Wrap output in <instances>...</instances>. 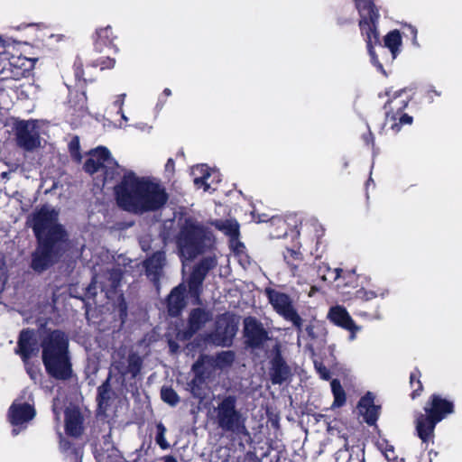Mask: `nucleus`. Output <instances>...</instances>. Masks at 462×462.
<instances>
[{
  "instance_id": "1",
  "label": "nucleus",
  "mask_w": 462,
  "mask_h": 462,
  "mask_svg": "<svg viewBox=\"0 0 462 462\" xmlns=\"http://www.w3.org/2000/svg\"><path fill=\"white\" fill-rule=\"evenodd\" d=\"M27 224L37 238L38 246L32 256V268L42 273L51 266L68 248L69 235L59 222V211L50 205L36 208Z\"/></svg>"
},
{
  "instance_id": "2",
  "label": "nucleus",
  "mask_w": 462,
  "mask_h": 462,
  "mask_svg": "<svg viewBox=\"0 0 462 462\" xmlns=\"http://www.w3.org/2000/svg\"><path fill=\"white\" fill-rule=\"evenodd\" d=\"M115 193L118 206L134 214L158 210L168 199L160 183L133 171L124 172L122 180L115 187Z\"/></svg>"
},
{
  "instance_id": "3",
  "label": "nucleus",
  "mask_w": 462,
  "mask_h": 462,
  "mask_svg": "<svg viewBox=\"0 0 462 462\" xmlns=\"http://www.w3.org/2000/svg\"><path fill=\"white\" fill-rule=\"evenodd\" d=\"M42 362L47 373L56 379H67L71 374L69 339L64 332L53 330L42 340Z\"/></svg>"
},
{
  "instance_id": "4",
  "label": "nucleus",
  "mask_w": 462,
  "mask_h": 462,
  "mask_svg": "<svg viewBox=\"0 0 462 462\" xmlns=\"http://www.w3.org/2000/svg\"><path fill=\"white\" fill-rule=\"evenodd\" d=\"M425 414L420 413L416 418V430L423 442L430 441L434 434L435 426L454 411L453 402L433 394L429 404L424 408Z\"/></svg>"
},
{
  "instance_id": "5",
  "label": "nucleus",
  "mask_w": 462,
  "mask_h": 462,
  "mask_svg": "<svg viewBox=\"0 0 462 462\" xmlns=\"http://www.w3.org/2000/svg\"><path fill=\"white\" fill-rule=\"evenodd\" d=\"M209 244V233L198 222L187 219L178 238V247L181 258L183 260L193 259Z\"/></svg>"
},
{
  "instance_id": "6",
  "label": "nucleus",
  "mask_w": 462,
  "mask_h": 462,
  "mask_svg": "<svg viewBox=\"0 0 462 462\" xmlns=\"http://www.w3.org/2000/svg\"><path fill=\"white\" fill-rule=\"evenodd\" d=\"M237 399L235 395H226L219 399L215 408L216 422L226 432L236 435L246 434L245 419L236 409Z\"/></svg>"
},
{
  "instance_id": "7",
  "label": "nucleus",
  "mask_w": 462,
  "mask_h": 462,
  "mask_svg": "<svg viewBox=\"0 0 462 462\" xmlns=\"http://www.w3.org/2000/svg\"><path fill=\"white\" fill-rule=\"evenodd\" d=\"M84 169L91 174L102 170L105 182L115 180L123 171L111 156L108 149L104 146H99L90 152L89 158L84 164Z\"/></svg>"
},
{
  "instance_id": "8",
  "label": "nucleus",
  "mask_w": 462,
  "mask_h": 462,
  "mask_svg": "<svg viewBox=\"0 0 462 462\" xmlns=\"http://www.w3.org/2000/svg\"><path fill=\"white\" fill-rule=\"evenodd\" d=\"M410 95L405 89L399 90L390 99L387 105L385 127L392 130L394 134L401 130L402 125H411L412 117L402 111L408 106Z\"/></svg>"
},
{
  "instance_id": "9",
  "label": "nucleus",
  "mask_w": 462,
  "mask_h": 462,
  "mask_svg": "<svg viewBox=\"0 0 462 462\" xmlns=\"http://www.w3.org/2000/svg\"><path fill=\"white\" fill-rule=\"evenodd\" d=\"M265 294L273 310L301 331L303 320L295 309L292 299L288 294L272 288H266Z\"/></svg>"
},
{
  "instance_id": "10",
  "label": "nucleus",
  "mask_w": 462,
  "mask_h": 462,
  "mask_svg": "<svg viewBox=\"0 0 462 462\" xmlns=\"http://www.w3.org/2000/svg\"><path fill=\"white\" fill-rule=\"evenodd\" d=\"M17 145L32 152L41 145L40 133L35 121H19L15 125Z\"/></svg>"
},
{
  "instance_id": "11",
  "label": "nucleus",
  "mask_w": 462,
  "mask_h": 462,
  "mask_svg": "<svg viewBox=\"0 0 462 462\" xmlns=\"http://www.w3.org/2000/svg\"><path fill=\"white\" fill-rule=\"evenodd\" d=\"M34 416L35 410L32 404L15 400L8 411V419L13 426V435L16 436L23 430Z\"/></svg>"
},
{
  "instance_id": "12",
  "label": "nucleus",
  "mask_w": 462,
  "mask_h": 462,
  "mask_svg": "<svg viewBox=\"0 0 462 462\" xmlns=\"http://www.w3.org/2000/svg\"><path fill=\"white\" fill-rule=\"evenodd\" d=\"M121 278L120 269H113L104 275H95L92 283L87 289V293L96 295V289L99 286L101 292H104L107 299H113L116 296V289L120 284Z\"/></svg>"
},
{
  "instance_id": "13",
  "label": "nucleus",
  "mask_w": 462,
  "mask_h": 462,
  "mask_svg": "<svg viewBox=\"0 0 462 462\" xmlns=\"http://www.w3.org/2000/svg\"><path fill=\"white\" fill-rule=\"evenodd\" d=\"M39 351V343L35 332L32 329H23L20 332L14 353L20 356L24 365H27V361L37 356Z\"/></svg>"
},
{
  "instance_id": "14",
  "label": "nucleus",
  "mask_w": 462,
  "mask_h": 462,
  "mask_svg": "<svg viewBox=\"0 0 462 462\" xmlns=\"http://www.w3.org/2000/svg\"><path fill=\"white\" fill-rule=\"evenodd\" d=\"M244 331L246 342L253 347H259L268 339L267 331L254 318L248 317L245 319Z\"/></svg>"
},
{
  "instance_id": "15",
  "label": "nucleus",
  "mask_w": 462,
  "mask_h": 462,
  "mask_svg": "<svg viewBox=\"0 0 462 462\" xmlns=\"http://www.w3.org/2000/svg\"><path fill=\"white\" fill-rule=\"evenodd\" d=\"M356 7L360 14V29L362 32L368 30V27L376 28L375 23L379 18L378 10L375 9L374 0H354Z\"/></svg>"
},
{
  "instance_id": "16",
  "label": "nucleus",
  "mask_w": 462,
  "mask_h": 462,
  "mask_svg": "<svg viewBox=\"0 0 462 462\" xmlns=\"http://www.w3.org/2000/svg\"><path fill=\"white\" fill-rule=\"evenodd\" d=\"M142 365L143 360L141 356L136 353H132L126 361L115 362L114 367L123 376L131 374L132 377H135L140 373Z\"/></svg>"
},
{
  "instance_id": "17",
  "label": "nucleus",
  "mask_w": 462,
  "mask_h": 462,
  "mask_svg": "<svg viewBox=\"0 0 462 462\" xmlns=\"http://www.w3.org/2000/svg\"><path fill=\"white\" fill-rule=\"evenodd\" d=\"M358 410L366 423L370 425L375 423L379 414V407L374 404V395L371 393H367L361 398Z\"/></svg>"
},
{
  "instance_id": "18",
  "label": "nucleus",
  "mask_w": 462,
  "mask_h": 462,
  "mask_svg": "<svg viewBox=\"0 0 462 462\" xmlns=\"http://www.w3.org/2000/svg\"><path fill=\"white\" fill-rule=\"evenodd\" d=\"M211 319L209 312L196 309L189 315V329L184 333V338H189L194 333L199 330Z\"/></svg>"
},
{
  "instance_id": "19",
  "label": "nucleus",
  "mask_w": 462,
  "mask_h": 462,
  "mask_svg": "<svg viewBox=\"0 0 462 462\" xmlns=\"http://www.w3.org/2000/svg\"><path fill=\"white\" fill-rule=\"evenodd\" d=\"M328 319L335 325L343 328H356L354 327L355 321L352 319L347 310L340 305L329 309Z\"/></svg>"
},
{
  "instance_id": "20",
  "label": "nucleus",
  "mask_w": 462,
  "mask_h": 462,
  "mask_svg": "<svg viewBox=\"0 0 462 462\" xmlns=\"http://www.w3.org/2000/svg\"><path fill=\"white\" fill-rule=\"evenodd\" d=\"M65 429L70 436H79L82 432V417L76 408H68L65 411Z\"/></svg>"
},
{
  "instance_id": "21",
  "label": "nucleus",
  "mask_w": 462,
  "mask_h": 462,
  "mask_svg": "<svg viewBox=\"0 0 462 462\" xmlns=\"http://www.w3.org/2000/svg\"><path fill=\"white\" fill-rule=\"evenodd\" d=\"M186 288L180 284L175 287L168 297V311L171 316H177L185 307L184 293Z\"/></svg>"
},
{
  "instance_id": "22",
  "label": "nucleus",
  "mask_w": 462,
  "mask_h": 462,
  "mask_svg": "<svg viewBox=\"0 0 462 462\" xmlns=\"http://www.w3.org/2000/svg\"><path fill=\"white\" fill-rule=\"evenodd\" d=\"M212 358L208 356H201L192 365V371L195 374V377L189 383L191 393L194 396H199V385L203 383V365L206 363H209Z\"/></svg>"
},
{
  "instance_id": "23",
  "label": "nucleus",
  "mask_w": 462,
  "mask_h": 462,
  "mask_svg": "<svg viewBox=\"0 0 462 462\" xmlns=\"http://www.w3.org/2000/svg\"><path fill=\"white\" fill-rule=\"evenodd\" d=\"M290 374V369L282 359L281 356H276L272 361L271 377L273 383H283Z\"/></svg>"
},
{
  "instance_id": "24",
  "label": "nucleus",
  "mask_w": 462,
  "mask_h": 462,
  "mask_svg": "<svg viewBox=\"0 0 462 462\" xmlns=\"http://www.w3.org/2000/svg\"><path fill=\"white\" fill-rule=\"evenodd\" d=\"M206 273L201 268L195 267L189 280V291L191 297L196 299L199 303V294L202 282Z\"/></svg>"
},
{
  "instance_id": "25",
  "label": "nucleus",
  "mask_w": 462,
  "mask_h": 462,
  "mask_svg": "<svg viewBox=\"0 0 462 462\" xmlns=\"http://www.w3.org/2000/svg\"><path fill=\"white\" fill-rule=\"evenodd\" d=\"M191 174L194 177V184L198 188H203L204 191L210 189V184L208 183V178L211 176L209 169L207 165H197L191 169Z\"/></svg>"
},
{
  "instance_id": "26",
  "label": "nucleus",
  "mask_w": 462,
  "mask_h": 462,
  "mask_svg": "<svg viewBox=\"0 0 462 462\" xmlns=\"http://www.w3.org/2000/svg\"><path fill=\"white\" fill-rule=\"evenodd\" d=\"M164 261L165 255L162 252H156L147 259L145 261V268L148 275H153V279H155L162 269Z\"/></svg>"
},
{
  "instance_id": "27",
  "label": "nucleus",
  "mask_w": 462,
  "mask_h": 462,
  "mask_svg": "<svg viewBox=\"0 0 462 462\" xmlns=\"http://www.w3.org/2000/svg\"><path fill=\"white\" fill-rule=\"evenodd\" d=\"M362 33L365 36L367 49H368L369 55L371 57L372 63L374 66H376L380 70H383V66L378 61V59L375 56V53L373 50V44H375L378 42V33H377L376 28L368 27V30H366L365 32H362Z\"/></svg>"
},
{
  "instance_id": "28",
  "label": "nucleus",
  "mask_w": 462,
  "mask_h": 462,
  "mask_svg": "<svg viewBox=\"0 0 462 462\" xmlns=\"http://www.w3.org/2000/svg\"><path fill=\"white\" fill-rule=\"evenodd\" d=\"M384 45L390 50L393 58L394 59L400 52V47L402 45V36L400 32L397 30L390 32L384 37Z\"/></svg>"
},
{
  "instance_id": "29",
  "label": "nucleus",
  "mask_w": 462,
  "mask_h": 462,
  "mask_svg": "<svg viewBox=\"0 0 462 462\" xmlns=\"http://www.w3.org/2000/svg\"><path fill=\"white\" fill-rule=\"evenodd\" d=\"M216 226L229 236L232 240L236 239L239 235V225L236 220L227 219L225 221H219L216 223Z\"/></svg>"
},
{
  "instance_id": "30",
  "label": "nucleus",
  "mask_w": 462,
  "mask_h": 462,
  "mask_svg": "<svg viewBox=\"0 0 462 462\" xmlns=\"http://www.w3.org/2000/svg\"><path fill=\"white\" fill-rule=\"evenodd\" d=\"M331 390L334 395L333 407H340L346 402V393L337 379L331 381Z\"/></svg>"
},
{
  "instance_id": "31",
  "label": "nucleus",
  "mask_w": 462,
  "mask_h": 462,
  "mask_svg": "<svg viewBox=\"0 0 462 462\" xmlns=\"http://www.w3.org/2000/svg\"><path fill=\"white\" fill-rule=\"evenodd\" d=\"M97 391L98 406L100 409L106 410L108 405V401L111 398V391L108 380H106L102 385H100Z\"/></svg>"
},
{
  "instance_id": "32",
  "label": "nucleus",
  "mask_w": 462,
  "mask_h": 462,
  "mask_svg": "<svg viewBox=\"0 0 462 462\" xmlns=\"http://www.w3.org/2000/svg\"><path fill=\"white\" fill-rule=\"evenodd\" d=\"M235 356L231 351H223L219 353L215 360L214 364L217 367L224 368L230 365L234 361Z\"/></svg>"
},
{
  "instance_id": "33",
  "label": "nucleus",
  "mask_w": 462,
  "mask_h": 462,
  "mask_svg": "<svg viewBox=\"0 0 462 462\" xmlns=\"http://www.w3.org/2000/svg\"><path fill=\"white\" fill-rule=\"evenodd\" d=\"M387 291L385 290H380L378 292H375L374 291L365 290L364 288L356 291V299L368 301L371 300L377 296L384 297L386 295Z\"/></svg>"
},
{
  "instance_id": "34",
  "label": "nucleus",
  "mask_w": 462,
  "mask_h": 462,
  "mask_svg": "<svg viewBox=\"0 0 462 462\" xmlns=\"http://www.w3.org/2000/svg\"><path fill=\"white\" fill-rule=\"evenodd\" d=\"M284 260L291 266L293 276H297V266L292 263V260H301V254L298 250L286 249L283 253Z\"/></svg>"
},
{
  "instance_id": "35",
  "label": "nucleus",
  "mask_w": 462,
  "mask_h": 462,
  "mask_svg": "<svg viewBox=\"0 0 462 462\" xmlns=\"http://www.w3.org/2000/svg\"><path fill=\"white\" fill-rule=\"evenodd\" d=\"M161 396L163 402L170 404L171 406H175L180 402V398L177 393L171 388H162Z\"/></svg>"
},
{
  "instance_id": "36",
  "label": "nucleus",
  "mask_w": 462,
  "mask_h": 462,
  "mask_svg": "<svg viewBox=\"0 0 462 462\" xmlns=\"http://www.w3.org/2000/svg\"><path fill=\"white\" fill-rule=\"evenodd\" d=\"M97 38L104 42V44L112 43L114 39L112 28L110 26L98 29L97 31Z\"/></svg>"
},
{
  "instance_id": "37",
  "label": "nucleus",
  "mask_w": 462,
  "mask_h": 462,
  "mask_svg": "<svg viewBox=\"0 0 462 462\" xmlns=\"http://www.w3.org/2000/svg\"><path fill=\"white\" fill-rule=\"evenodd\" d=\"M166 428L162 423H159L157 425V435H156V442L157 444L163 449L169 448V443L165 439Z\"/></svg>"
},
{
  "instance_id": "38",
  "label": "nucleus",
  "mask_w": 462,
  "mask_h": 462,
  "mask_svg": "<svg viewBox=\"0 0 462 462\" xmlns=\"http://www.w3.org/2000/svg\"><path fill=\"white\" fill-rule=\"evenodd\" d=\"M226 333H228V337H226L224 338H217V335H215L212 338V342L217 345L220 346H228L231 343L232 337L235 335V328L234 327H227L226 328Z\"/></svg>"
},
{
  "instance_id": "39",
  "label": "nucleus",
  "mask_w": 462,
  "mask_h": 462,
  "mask_svg": "<svg viewBox=\"0 0 462 462\" xmlns=\"http://www.w3.org/2000/svg\"><path fill=\"white\" fill-rule=\"evenodd\" d=\"M217 265V260L213 256L204 258L196 267L201 268L205 273Z\"/></svg>"
},
{
  "instance_id": "40",
  "label": "nucleus",
  "mask_w": 462,
  "mask_h": 462,
  "mask_svg": "<svg viewBox=\"0 0 462 462\" xmlns=\"http://www.w3.org/2000/svg\"><path fill=\"white\" fill-rule=\"evenodd\" d=\"M314 366H315V369L317 370L318 374H319V376L322 379L328 380L330 378L329 371L327 369V367L325 365H323L322 363L314 361Z\"/></svg>"
},
{
  "instance_id": "41",
  "label": "nucleus",
  "mask_w": 462,
  "mask_h": 462,
  "mask_svg": "<svg viewBox=\"0 0 462 462\" xmlns=\"http://www.w3.org/2000/svg\"><path fill=\"white\" fill-rule=\"evenodd\" d=\"M30 60L25 57H17L16 59L13 58L12 60H10L9 65L14 66V67H19L21 69L24 68V69H27V63Z\"/></svg>"
},
{
  "instance_id": "42",
  "label": "nucleus",
  "mask_w": 462,
  "mask_h": 462,
  "mask_svg": "<svg viewBox=\"0 0 462 462\" xmlns=\"http://www.w3.org/2000/svg\"><path fill=\"white\" fill-rule=\"evenodd\" d=\"M125 94H120L115 97L114 101L112 103L113 106L117 108V111L122 112V109L125 105Z\"/></svg>"
},
{
  "instance_id": "43",
  "label": "nucleus",
  "mask_w": 462,
  "mask_h": 462,
  "mask_svg": "<svg viewBox=\"0 0 462 462\" xmlns=\"http://www.w3.org/2000/svg\"><path fill=\"white\" fill-rule=\"evenodd\" d=\"M417 377L418 376L416 373H412L410 377L411 386L414 387L415 383L417 384V389H415L412 393V398H415L416 395H419V393H417V391L421 389V383Z\"/></svg>"
},
{
  "instance_id": "44",
  "label": "nucleus",
  "mask_w": 462,
  "mask_h": 462,
  "mask_svg": "<svg viewBox=\"0 0 462 462\" xmlns=\"http://www.w3.org/2000/svg\"><path fill=\"white\" fill-rule=\"evenodd\" d=\"M388 462H393V457H397L395 456L394 448L393 447H390L389 448H386L383 452H382Z\"/></svg>"
},
{
  "instance_id": "45",
  "label": "nucleus",
  "mask_w": 462,
  "mask_h": 462,
  "mask_svg": "<svg viewBox=\"0 0 462 462\" xmlns=\"http://www.w3.org/2000/svg\"><path fill=\"white\" fill-rule=\"evenodd\" d=\"M326 270L328 272V273H331L333 274L332 276V280L335 282L337 281L339 277H340V274H341V272L342 270L339 269V268H336V269H333L331 270L328 266H326L325 267Z\"/></svg>"
},
{
  "instance_id": "46",
  "label": "nucleus",
  "mask_w": 462,
  "mask_h": 462,
  "mask_svg": "<svg viewBox=\"0 0 462 462\" xmlns=\"http://www.w3.org/2000/svg\"><path fill=\"white\" fill-rule=\"evenodd\" d=\"M408 29H409L410 32L412 34V43H413V45L419 46L418 42H417V34H418L417 28L412 26V25H409Z\"/></svg>"
},
{
  "instance_id": "47",
  "label": "nucleus",
  "mask_w": 462,
  "mask_h": 462,
  "mask_svg": "<svg viewBox=\"0 0 462 462\" xmlns=\"http://www.w3.org/2000/svg\"><path fill=\"white\" fill-rule=\"evenodd\" d=\"M117 114L121 116L122 122L119 123L117 125L119 128H125L127 126L128 117L124 113V110L122 109V112L117 111Z\"/></svg>"
},
{
  "instance_id": "48",
  "label": "nucleus",
  "mask_w": 462,
  "mask_h": 462,
  "mask_svg": "<svg viewBox=\"0 0 462 462\" xmlns=\"http://www.w3.org/2000/svg\"><path fill=\"white\" fill-rule=\"evenodd\" d=\"M377 447L381 450V452H383L386 448H389L390 447H393L388 443L385 439H381L377 441Z\"/></svg>"
},
{
  "instance_id": "49",
  "label": "nucleus",
  "mask_w": 462,
  "mask_h": 462,
  "mask_svg": "<svg viewBox=\"0 0 462 462\" xmlns=\"http://www.w3.org/2000/svg\"><path fill=\"white\" fill-rule=\"evenodd\" d=\"M354 327L356 328H346V330H348L350 332L349 340H351V341L355 340L356 332H358L361 329V328L359 326H357L355 322H354Z\"/></svg>"
},
{
  "instance_id": "50",
  "label": "nucleus",
  "mask_w": 462,
  "mask_h": 462,
  "mask_svg": "<svg viewBox=\"0 0 462 462\" xmlns=\"http://www.w3.org/2000/svg\"><path fill=\"white\" fill-rule=\"evenodd\" d=\"M434 96H440V93L438 92L435 88H430L428 90H427V97L430 99V101H432L433 100V97Z\"/></svg>"
},
{
  "instance_id": "51",
  "label": "nucleus",
  "mask_w": 462,
  "mask_h": 462,
  "mask_svg": "<svg viewBox=\"0 0 462 462\" xmlns=\"http://www.w3.org/2000/svg\"><path fill=\"white\" fill-rule=\"evenodd\" d=\"M27 373L29 374L30 377L33 380L37 377V372L33 370L32 367L29 366V361H27V365H25Z\"/></svg>"
},
{
  "instance_id": "52",
  "label": "nucleus",
  "mask_w": 462,
  "mask_h": 462,
  "mask_svg": "<svg viewBox=\"0 0 462 462\" xmlns=\"http://www.w3.org/2000/svg\"><path fill=\"white\" fill-rule=\"evenodd\" d=\"M78 141H76V143L74 142H71L70 143V151H71V153L72 155L78 160L79 161L80 160V157L79 156L78 154V152L76 150H74V147H78Z\"/></svg>"
},
{
  "instance_id": "53",
  "label": "nucleus",
  "mask_w": 462,
  "mask_h": 462,
  "mask_svg": "<svg viewBox=\"0 0 462 462\" xmlns=\"http://www.w3.org/2000/svg\"><path fill=\"white\" fill-rule=\"evenodd\" d=\"M118 297L122 300V303L120 304V311H121V315H125V311H126V305L125 303L123 301V297H122V294H119Z\"/></svg>"
},
{
  "instance_id": "54",
  "label": "nucleus",
  "mask_w": 462,
  "mask_h": 462,
  "mask_svg": "<svg viewBox=\"0 0 462 462\" xmlns=\"http://www.w3.org/2000/svg\"><path fill=\"white\" fill-rule=\"evenodd\" d=\"M5 279L4 277V274L3 273L0 272V292L3 291L4 289V286H5Z\"/></svg>"
},
{
  "instance_id": "55",
  "label": "nucleus",
  "mask_w": 462,
  "mask_h": 462,
  "mask_svg": "<svg viewBox=\"0 0 462 462\" xmlns=\"http://www.w3.org/2000/svg\"><path fill=\"white\" fill-rule=\"evenodd\" d=\"M114 64H115V60H114L107 59V63H106V65H103V66L101 67V69H105V68H111V67H113V66H114Z\"/></svg>"
},
{
  "instance_id": "56",
  "label": "nucleus",
  "mask_w": 462,
  "mask_h": 462,
  "mask_svg": "<svg viewBox=\"0 0 462 462\" xmlns=\"http://www.w3.org/2000/svg\"><path fill=\"white\" fill-rule=\"evenodd\" d=\"M318 291H319V289H318V287H317V286H315V285L311 286V287H310V291H309V296H310V297L314 296V294H315Z\"/></svg>"
},
{
  "instance_id": "57",
  "label": "nucleus",
  "mask_w": 462,
  "mask_h": 462,
  "mask_svg": "<svg viewBox=\"0 0 462 462\" xmlns=\"http://www.w3.org/2000/svg\"><path fill=\"white\" fill-rule=\"evenodd\" d=\"M169 345H170V348H171V352H176L177 351L178 345L175 342L170 341Z\"/></svg>"
},
{
  "instance_id": "58",
  "label": "nucleus",
  "mask_w": 462,
  "mask_h": 462,
  "mask_svg": "<svg viewBox=\"0 0 462 462\" xmlns=\"http://www.w3.org/2000/svg\"><path fill=\"white\" fill-rule=\"evenodd\" d=\"M173 166H174L173 160L169 159L168 162H167V164H166V169L167 170L173 169Z\"/></svg>"
},
{
  "instance_id": "59",
  "label": "nucleus",
  "mask_w": 462,
  "mask_h": 462,
  "mask_svg": "<svg viewBox=\"0 0 462 462\" xmlns=\"http://www.w3.org/2000/svg\"><path fill=\"white\" fill-rule=\"evenodd\" d=\"M53 412L56 416V419L59 420L60 418H59V412H58L56 401L53 402Z\"/></svg>"
},
{
  "instance_id": "60",
  "label": "nucleus",
  "mask_w": 462,
  "mask_h": 462,
  "mask_svg": "<svg viewBox=\"0 0 462 462\" xmlns=\"http://www.w3.org/2000/svg\"><path fill=\"white\" fill-rule=\"evenodd\" d=\"M164 462H177L176 459L172 457H166L164 458Z\"/></svg>"
},
{
  "instance_id": "61",
  "label": "nucleus",
  "mask_w": 462,
  "mask_h": 462,
  "mask_svg": "<svg viewBox=\"0 0 462 462\" xmlns=\"http://www.w3.org/2000/svg\"><path fill=\"white\" fill-rule=\"evenodd\" d=\"M163 95H165L166 97H170L171 95V91L170 88H165L163 90Z\"/></svg>"
},
{
  "instance_id": "62",
  "label": "nucleus",
  "mask_w": 462,
  "mask_h": 462,
  "mask_svg": "<svg viewBox=\"0 0 462 462\" xmlns=\"http://www.w3.org/2000/svg\"><path fill=\"white\" fill-rule=\"evenodd\" d=\"M52 38H55L56 41H60L61 39V36L60 35L51 34L50 35V39H52Z\"/></svg>"
},
{
  "instance_id": "63",
  "label": "nucleus",
  "mask_w": 462,
  "mask_h": 462,
  "mask_svg": "<svg viewBox=\"0 0 462 462\" xmlns=\"http://www.w3.org/2000/svg\"><path fill=\"white\" fill-rule=\"evenodd\" d=\"M321 280H322V281H328V276H327V274H326V273H324V274H322V275H321Z\"/></svg>"
},
{
  "instance_id": "64",
  "label": "nucleus",
  "mask_w": 462,
  "mask_h": 462,
  "mask_svg": "<svg viewBox=\"0 0 462 462\" xmlns=\"http://www.w3.org/2000/svg\"><path fill=\"white\" fill-rule=\"evenodd\" d=\"M79 100H86V97L83 93L79 94Z\"/></svg>"
}]
</instances>
